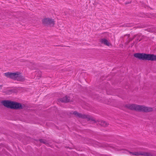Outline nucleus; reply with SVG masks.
Returning <instances> with one entry per match:
<instances>
[{"instance_id":"nucleus-1","label":"nucleus","mask_w":156,"mask_h":156,"mask_svg":"<svg viewBox=\"0 0 156 156\" xmlns=\"http://www.w3.org/2000/svg\"><path fill=\"white\" fill-rule=\"evenodd\" d=\"M126 107L130 109L135 110L139 111L149 112L152 110V108L145 107L143 105H137L135 104H128Z\"/></svg>"},{"instance_id":"nucleus-2","label":"nucleus","mask_w":156,"mask_h":156,"mask_svg":"<svg viewBox=\"0 0 156 156\" xmlns=\"http://www.w3.org/2000/svg\"><path fill=\"white\" fill-rule=\"evenodd\" d=\"M4 74L7 78L18 81H23L25 80L24 77L19 72L13 73L8 72L4 73Z\"/></svg>"},{"instance_id":"nucleus-3","label":"nucleus","mask_w":156,"mask_h":156,"mask_svg":"<svg viewBox=\"0 0 156 156\" xmlns=\"http://www.w3.org/2000/svg\"><path fill=\"white\" fill-rule=\"evenodd\" d=\"M134 56L135 57L142 60H148L152 61L156 60V55H154L137 53L135 54Z\"/></svg>"},{"instance_id":"nucleus-4","label":"nucleus","mask_w":156,"mask_h":156,"mask_svg":"<svg viewBox=\"0 0 156 156\" xmlns=\"http://www.w3.org/2000/svg\"><path fill=\"white\" fill-rule=\"evenodd\" d=\"M2 103L4 106L11 108L18 109L22 108V106L20 104L14 102L4 101H2Z\"/></svg>"},{"instance_id":"nucleus-5","label":"nucleus","mask_w":156,"mask_h":156,"mask_svg":"<svg viewBox=\"0 0 156 156\" xmlns=\"http://www.w3.org/2000/svg\"><path fill=\"white\" fill-rule=\"evenodd\" d=\"M42 23L44 25H49L50 26H53L55 24L54 20L49 18L44 19L42 20Z\"/></svg>"},{"instance_id":"nucleus-6","label":"nucleus","mask_w":156,"mask_h":156,"mask_svg":"<svg viewBox=\"0 0 156 156\" xmlns=\"http://www.w3.org/2000/svg\"><path fill=\"white\" fill-rule=\"evenodd\" d=\"M100 42L108 46H109L111 45V43L106 39L102 38L100 40Z\"/></svg>"},{"instance_id":"nucleus-7","label":"nucleus","mask_w":156,"mask_h":156,"mask_svg":"<svg viewBox=\"0 0 156 156\" xmlns=\"http://www.w3.org/2000/svg\"><path fill=\"white\" fill-rule=\"evenodd\" d=\"M73 114L75 115L76 116L80 118H85L87 117L86 115H82L80 114H79L77 112H74L73 113Z\"/></svg>"},{"instance_id":"nucleus-8","label":"nucleus","mask_w":156,"mask_h":156,"mask_svg":"<svg viewBox=\"0 0 156 156\" xmlns=\"http://www.w3.org/2000/svg\"><path fill=\"white\" fill-rule=\"evenodd\" d=\"M59 101L62 102H68L69 101V97L66 96L63 98H60Z\"/></svg>"},{"instance_id":"nucleus-9","label":"nucleus","mask_w":156,"mask_h":156,"mask_svg":"<svg viewBox=\"0 0 156 156\" xmlns=\"http://www.w3.org/2000/svg\"><path fill=\"white\" fill-rule=\"evenodd\" d=\"M100 125H101L102 126H106L107 125L106 123L105 122H101V123L100 124Z\"/></svg>"},{"instance_id":"nucleus-10","label":"nucleus","mask_w":156,"mask_h":156,"mask_svg":"<svg viewBox=\"0 0 156 156\" xmlns=\"http://www.w3.org/2000/svg\"><path fill=\"white\" fill-rule=\"evenodd\" d=\"M133 154L134 155H145L144 154H141V153H138L137 152H135V153H134Z\"/></svg>"},{"instance_id":"nucleus-11","label":"nucleus","mask_w":156,"mask_h":156,"mask_svg":"<svg viewBox=\"0 0 156 156\" xmlns=\"http://www.w3.org/2000/svg\"><path fill=\"white\" fill-rule=\"evenodd\" d=\"M146 155H147V156H151V154H146Z\"/></svg>"},{"instance_id":"nucleus-12","label":"nucleus","mask_w":156,"mask_h":156,"mask_svg":"<svg viewBox=\"0 0 156 156\" xmlns=\"http://www.w3.org/2000/svg\"><path fill=\"white\" fill-rule=\"evenodd\" d=\"M2 85H0V89H1L2 88Z\"/></svg>"}]
</instances>
